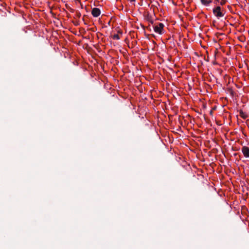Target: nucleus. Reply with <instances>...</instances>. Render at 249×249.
Returning <instances> with one entry per match:
<instances>
[{
	"label": "nucleus",
	"mask_w": 249,
	"mask_h": 249,
	"mask_svg": "<svg viewBox=\"0 0 249 249\" xmlns=\"http://www.w3.org/2000/svg\"><path fill=\"white\" fill-rule=\"evenodd\" d=\"M213 15L219 19L224 16L225 10L223 8L221 7L220 6L217 5L213 8Z\"/></svg>",
	"instance_id": "nucleus-1"
},
{
	"label": "nucleus",
	"mask_w": 249,
	"mask_h": 249,
	"mask_svg": "<svg viewBox=\"0 0 249 249\" xmlns=\"http://www.w3.org/2000/svg\"><path fill=\"white\" fill-rule=\"evenodd\" d=\"M164 25L163 23H159L154 26V31L159 35H162L164 33Z\"/></svg>",
	"instance_id": "nucleus-2"
},
{
	"label": "nucleus",
	"mask_w": 249,
	"mask_h": 249,
	"mask_svg": "<svg viewBox=\"0 0 249 249\" xmlns=\"http://www.w3.org/2000/svg\"><path fill=\"white\" fill-rule=\"evenodd\" d=\"M91 14L94 17H98L101 14V10L98 8H93L91 11Z\"/></svg>",
	"instance_id": "nucleus-3"
},
{
	"label": "nucleus",
	"mask_w": 249,
	"mask_h": 249,
	"mask_svg": "<svg viewBox=\"0 0 249 249\" xmlns=\"http://www.w3.org/2000/svg\"><path fill=\"white\" fill-rule=\"evenodd\" d=\"M242 152L246 158H249V148L247 146H243L242 148Z\"/></svg>",
	"instance_id": "nucleus-4"
},
{
	"label": "nucleus",
	"mask_w": 249,
	"mask_h": 249,
	"mask_svg": "<svg viewBox=\"0 0 249 249\" xmlns=\"http://www.w3.org/2000/svg\"><path fill=\"white\" fill-rule=\"evenodd\" d=\"M226 3V0H215L214 3L216 5L223 6Z\"/></svg>",
	"instance_id": "nucleus-5"
},
{
	"label": "nucleus",
	"mask_w": 249,
	"mask_h": 249,
	"mask_svg": "<svg viewBox=\"0 0 249 249\" xmlns=\"http://www.w3.org/2000/svg\"><path fill=\"white\" fill-rule=\"evenodd\" d=\"M200 2L202 4L205 6H209L210 4L212 2V0H200Z\"/></svg>",
	"instance_id": "nucleus-6"
},
{
	"label": "nucleus",
	"mask_w": 249,
	"mask_h": 249,
	"mask_svg": "<svg viewBox=\"0 0 249 249\" xmlns=\"http://www.w3.org/2000/svg\"><path fill=\"white\" fill-rule=\"evenodd\" d=\"M112 38L113 39L119 40L120 37V36L118 34H115L113 36Z\"/></svg>",
	"instance_id": "nucleus-7"
},
{
	"label": "nucleus",
	"mask_w": 249,
	"mask_h": 249,
	"mask_svg": "<svg viewBox=\"0 0 249 249\" xmlns=\"http://www.w3.org/2000/svg\"><path fill=\"white\" fill-rule=\"evenodd\" d=\"M240 115H241V116L242 117H243V118H246V116H244V113H243V111H241V112H240Z\"/></svg>",
	"instance_id": "nucleus-8"
},
{
	"label": "nucleus",
	"mask_w": 249,
	"mask_h": 249,
	"mask_svg": "<svg viewBox=\"0 0 249 249\" xmlns=\"http://www.w3.org/2000/svg\"><path fill=\"white\" fill-rule=\"evenodd\" d=\"M136 0H130V2H133L135 1Z\"/></svg>",
	"instance_id": "nucleus-9"
}]
</instances>
